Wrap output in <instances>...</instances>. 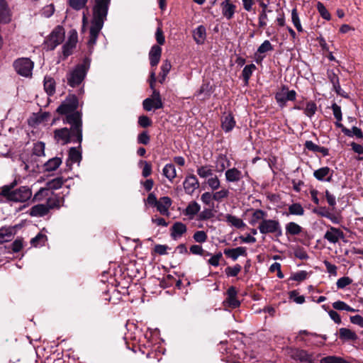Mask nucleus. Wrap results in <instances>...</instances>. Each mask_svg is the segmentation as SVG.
Returning <instances> with one entry per match:
<instances>
[{"label": "nucleus", "instance_id": "obj_1", "mask_svg": "<svg viewBox=\"0 0 363 363\" xmlns=\"http://www.w3.org/2000/svg\"><path fill=\"white\" fill-rule=\"evenodd\" d=\"M79 100L74 94H70L57 107V112L62 116H65L62 119L64 123L73 124L74 133L78 134L79 138H82V112L78 111Z\"/></svg>", "mask_w": 363, "mask_h": 363}, {"label": "nucleus", "instance_id": "obj_2", "mask_svg": "<svg viewBox=\"0 0 363 363\" xmlns=\"http://www.w3.org/2000/svg\"><path fill=\"white\" fill-rule=\"evenodd\" d=\"M111 0H95L92 8L93 16L89 30L88 45L93 48L106 20Z\"/></svg>", "mask_w": 363, "mask_h": 363}, {"label": "nucleus", "instance_id": "obj_3", "mask_svg": "<svg viewBox=\"0 0 363 363\" xmlns=\"http://www.w3.org/2000/svg\"><path fill=\"white\" fill-rule=\"evenodd\" d=\"M13 185L4 186L1 188V195L9 201L21 203L27 201L32 196V191L28 186H21L15 190H13Z\"/></svg>", "mask_w": 363, "mask_h": 363}, {"label": "nucleus", "instance_id": "obj_4", "mask_svg": "<svg viewBox=\"0 0 363 363\" xmlns=\"http://www.w3.org/2000/svg\"><path fill=\"white\" fill-rule=\"evenodd\" d=\"M89 66L90 60L86 57L82 63L77 65L67 74V84L72 87H75L80 84L84 80Z\"/></svg>", "mask_w": 363, "mask_h": 363}, {"label": "nucleus", "instance_id": "obj_5", "mask_svg": "<svg viewBox=\"0 0 363 363\" xmlns=\"http://www.w3.org/2000/svg\"><path fill=\"white\" fill-rule=\"evenodd\" d=\"M71 125L70 129L67 128H58L54 130V138L55 141L62 145H65L71 142L77 143L79 146H81V143L82 141V137L80 138L78 134L74 133V125L69 124Z\"/></svg>", "mask_w": 363, "mask_h": 363}, {"label": "nucleus", "instance_id": "obj_6", "mask_svg": "<svg viewBox=\"0 0 363 363\" xmlns=\"http://www.w3.org/2000/svg\"><path fill=\"white\" fill-rule=\"evenodd\" d=\"M258 230L262 234H274L277 237L282 235V229L278 220L264 219L259 223Z\"/></svg>", "mask_w": 363, "mask_h": 363}, {"label": "nucleus", "instance_id": "obj_7", "mask_svg": "<svg viewBox=\"0 0 363 363\" xmlns=\"http://www.w3.org/2000/svg\"><path fill=\"white\" fill-rule=\"evenodd\" d=\"M13 66L18 74L24 77H30L32 76L34 62L30 58H18L13 62Z\"/></svg>", "mask_w": 363, "mask_h": 363}, {"label": "nucleus", "instance_id": "obj_8", "mask_svg": "<svg viewBox=\"0 0 363 363\" xmlns=\"http://www.w3.org/2000/svg\"><path fill=\"white\" fill-rule=\"evenodd\" d=\"M65 39V30L64 28L58 26L50 34L45 44L49 50H54L57 45L61 44Z\"/></svg>", "mask_w": 363, "mask_h": 363}, {"label": "nucleus", "instance_id": "obj_9", "mask_svg": "<svg viewBox=\"0 0 363 363\" xmlns=\"http://www.w3.org/2000/svg\"><path fill=\"white\" fill-rule=\"evenodd\" d=\"M296 96V93L294 90L289 91L287 87L284 86L282 87L281 91L276 94L275 99L281 106H284L286 101H294Z\"/></svg>", "mask_w": 363, "mask_h": 363}, {"label": "nucleus", "instance_id": "obj_10", "mask_svg": "<svg viewBox=\"0 0 363 363\" xmlns=\"http://www.w3.org/2000/svg\"><path fill=\"white\" fill-rule=\"evenodd\" d=\"M290 357L295 360L301 362L313 363V357L312 354H309L306 350L301 349H291Z\"/></svg>", "mask_w": 363, "mask_h": 363}, {"label": "nucleus", "instance_id": "obj_11", "mask_svg": "<svg viewBox=\"0 0 363 363\" xmlns=\"http://www.w3.org/2000/svg\"><path fill=\"white\" fill-rule=\"evenodd\" d=\"M183 186L186 194L192 195L199 188V182L194 174H187L183 182Z\"/></svg>", "mask_w": 363, "mask_h": 363}, {"label": "nucleus", "instance_id": "obj_12", "mask_svg": "<svg viewBox=\"0 0 363 363\" xmlns=\"http://www.w3.org/2000/svg\"><path fill=\"white\" fill-rule=\"evenodd\" d=\"M344 236V233L340 229L333 226H329V228L325 232L323 238L330 243L335 244L340 239H343Z\"/></svg>", "mask_w": 363, "mask_h": 363}, {"label": "nucleus", "instance_id": "obj_13", "mask_svg": "<svg viewBox=\"0 0 363 363\" xmlns=\"http://www.w3.org/2000/svg\"><path fill=\"white\" fill-rule=\"evenodd\" d=\"M333 170L328 167H323L313 172V177L318 181L331 182Z\"/></svg>", "mask_w": 363, "mask_h": 363}, {"label": "nucleus", "instance_id": "obj_14", "mask_svg": "<svg viewBox=\"0 0 363 363\" xmlns=\"http://www.w3.org/2000/svg\"><path fill=\"white\" fill-rule=\"evenodd\" d=\"M224 303L231 308H236L240 306V302L237 298V291L234 286H230L227 291V298Z\"/></svg>", "mask_w": 363, "mask_h": 363}, {"label": "nucleus", "instance_id": "obj_15", "mask_svg": "<svg viewBox=\"0 0 363 363\" xmlns=\"http://www.w3.org/2000/svg\"><path fill=\"white\" fill-rule=\"evenodd\" d=\"M225 177L228 183H238L243 178L242 172L236 167L228 169L225 172Z\"/></svg>", "mask_w": 363, "mask_h": 363}, {"label": "nucleus", "instance_id": "obj_16", "mask_svg": "<svg viewBox=\"0 0 363 363\" xmlns=\"http://www.w3.org/2000/svg\"><path fill=\"white\" fill-rule=\"evenodd\" d=\"M224 255L232 259L233 261L238 259L240 256H247V249L245 247H238L236 248H225L223 250Z\"/></svg>", "mask_w": 363, "mask_h": 363}, {"label": "nucleus", "instance_id": "obj_17", "mask_svg": "<svg viewBox=\"0 0 363 363\" xmlns=\"http://www.w3.org/2000/svg\"><path fill=\"white\" fill-rule=\"evenodd\" d=\"M220 8L223 16L228 20L231 19L236 9V6L230 0H225L220 4Z\"/></svg>", "mask_w": 363, "mask_h": 363}, {"label": "nucleus", "instance_id": "obj_18", "mask_svg": "<svg viewBox=\"0 0 363 363\" xmlns=\"http://www.w3.org/2000/svg\"><path fill=\"white\" fill-rule=\"evenodd\" d=\"M77 42V35L76 33L71 35L68 40L62 46V53L65 57H67L72 55L73 50L76 47Z\"/></svg>", "mask_w": 363, "mask_h": 363}, {"label": "nucleus", "instance_id": "obj_19", "mask_svg": "<svg viewBox=\"0 0 363 363\" xmlns=\"http://www.w3.org/2000/svg\"><path fill=\"white\" fill-rule=\"evenodd\" d=\"M172 205V200L168 196H163L160 199L156 205L157 210L164 216H169V208Z\"/></svg>", "mask_w": 363, "mask_h": 363}, {"label": "nucleus", "instance_id": "obj_20", "mask_svg": "<svg viewBox=\"0 0 363 363\" xmlns=\"http://www.w3.org/2000/svg\"><path fill=\"white\" fill-rule=\"evenodd\" d=\"M187 230L186 225L182 222H176L172 226L171 231V237L174 240H177L180 238L182 235H184Z\"/></svg>", "mask_w": 363, "mask_h": 363}, {"label": "nucleus", "instance_id": "obj_21", "mask_svg": "<svg viewBox=\"0 0 363 363\" xmlns=\"http://www.w3.org/2000/svg\"><path fill=\"white\" fill-rule=\"evenodd\" d=\"M162 54V48L160 45H155L149 52L150 63L152 67H155L160 62Z\"/></svg>", "mask_w": 363, "mask_h": 363}, {"label": "nucleus", "instance_id": "obj_22", "mask_svg": "<svg viewBox=\"0 0 363 363\" xmlns=\"http://www.w3.org/2000/svg\"><path fill=\"white\" fill-rule=\"evenodd\" d=\"M11 21V13L6 0H0V23H7Z\"/></svg>", "mask_w": 363, "mask_h": 363}, {"label": "nucleus", "instance_id": "obj_23", "mask_svg": "<svg viewBox=\"0 0 363 363\" xmlns=\"http://www.w3.org/2000/svg\"><path fill=\"white\" fill-rule=\"evenodd\" d=\"M236 122L231 113L224 116L221 121V127L225 133L231 131L235 126Z\"/></svg>", "mask_w": 363, "mask_h": 363}, {"label": "nucleus", "instance_id": "obj_24", "mask_svg": "<svg viewBox=\"0 0 363 363\" xmlns=\"http://www.w3.org/2000/svg\"><path fill=\"white\" fill-rule=\"evenodd\" d=\"M49 208L45 204H37L30 208L29 214L33 217H42L48 214Z\"/></svg>", "mask_w": 363, "mask_h": 363}, {"label": "nucleus", "instance_id": "obj_25", "mask_svg": "<svg viewBox=\"0 0 363 363\" xmlns=\"http://www.w3.org/2000/svg\"><path fill=\"white\" fill-rule=\"evenodd\" d=\"M213 91V86L209 82H203L196 93L197 96H201L202 100L208 99Z\"/></svg>", "mask_w": 363, "mask_h": 363}, {"label": "nucleus", "instance_id": "obj_26", "mask_svg": "<svg viewBox=\"0 0 363 363\" xmlns=\"http://www.w3.org/2000/svg\"><path fill=\"white\" fill-rule=\"evenodd\" d=\"M14 235L13 227H2L0 228V244L12 240Z\"/></svg>", "mask_w": 363, "mask_h": 363}, {"label": "nucleus", "instance_id": "obj_27", "mask_svg": "<svg viewBox=\"0 0 363 363\" xmlns=\"http://www.w3.org/2000/svg\"><path fill=\"white\" fill-rule=\"evenodd\" d=\"M193 37L197 44H203L206 38V28L202 25L198 26L193 32Z\"/></svg>", "mask_w": 363, "mask_h": 363}, {"label": "nucleus", "instance_id": "obj_28", "mask_svg": "<svg viewBox=\"0 0 363 363\" xmlns=\"http://www.w3.org/2000/svg\"><path fill=\"white\" fill-rule=\"evenodd\" d=\"M67 180V179H64L62 177H55L46 182V187L48 191L59 189L63 186Z\"/></svg>", "mask_w": 363, "mask_h": 363}, {"label": "nucleus", "instance_id": "obj_29", "mask_svg": "<svg viewBox=\"0 0 363 363\" xmlns=\"http://www.w3.org/2000/svg\"><path fill=\"white\" fill-rule=\"evenodd\" d=\"M162 174L170 182H172L173 180L177 177V172L174 165L172 163L167 164L162 169Z\"/></svg>", "mask_w": 363, "mask_h": 363}, {"label": "nucleus", "instance_id": "obj_30", "mask_svg": "<svg viewBox=\"0 0 363 363\" xmlns=\"http://www.w3.org/2000/svg\"><path fill=\"white\" fill-rule=\"evenodd\" d=\"M230 166V162L227 156L223 154H220L216 160V167L218 172H223L226 168Z\"/></svg>", "mask_w": 363, "mask_h": 363}, {"label": "nucleus", "instance_id": "obj_31", "mask_svg": "<svg viewBox=\"0 0 363 363\" xmlns=\"http://www.w3.org/2000/svg\"><path fill=\"white\" fill-rule=\"evenodd\" d=\"M196 172L199 177L202 179H208L214 174L213 167L211 165L198 167Z\"/></svg>", "mask_w": 363, "mask_h": 363}, {"label": "nucleus", "instance_id": "obj_32", "mask_svg": "<svg viewBox=\"0 0 363 363\" xmlns=\"http://www.w3.org/2000/svg\"><path fill=\"white\" fill-rule=\"evenodd\" d=\"M267 213L261 209H256L254 211L251 218L249 220V223L251 225H255L257 223H260L265 219Z\"/></svg>", "mask_w": 363, "mask_h": 363}, {"label": "nucleus", "instance_id": "obj_33", "mask_svg": "<svg viewBox=\"0 0 363 363\" xmlns=\"http://www.w3.org/2000/svg\"><path fill=\"white\" fill-rule=\"evenodd\" d=\"M340 338L343 340H356L358 337L357 334L351 330L345 328H342L339 330Z\"/></svg>", "mask_w": 363, "mask_h": 363}, {"label": "nucleus", "instance_id": "obj_34", "mask_svg": "<svg viewBox=\"0 0 363 363\" xmlns=\"http://www.w3.org/2000/svg\"><path fill=\"white\" fill-rule=\"evenodd\" d=\"M225 221L230 225L234 226L236 228L240 229L245 227V223L243 220L235 216L230 214L225 215Z\"/></svg>", "mask_w": 363, "mask_h": 363}, {"label": "nucleus", "instance_id": "obj_35", "mask_svg": "<svg viewBox=\"0 0 363 363\" xmlns=\"http://www.w3.org/2000/svg\"><path fill=\"white\" fill-rule=\"evenodd\" d=\"M44 89L49 96H52L55 92V81L50 77L46 76L44 78Z\"/></svg>", "mask_w": 363, "mask_h": 363}, {"label": "nucleus", "instance_id": "obj_36", "mask_svg": "<svg viewBox=\"0 0 363 363\" xmlns=\"http://www.w3.org/2000/svg\"><path fill=\"white\" fill-rule=\"evenodd\" d=\"M200 205L196 201H191L189 203L184 211V215L193 218L200 211Z\"/></svg>", "mask_w": 363, "mask_h": 363}, {"label": "nucleus", "instance_id": "obj_37", "mask_svg": "<svg viewBox=\"0 0 363 363\" xmlns=\"http://www.w3.org/2000/svg\"><path fill=\"white\" fill-rule=\"evenodd\" d=\"M62 164L60 157H53L50 159L45 164V170L47 172H52L56 170Z\"/></svg>", "mask_w": 363, "mask_h": 363}, {"label": "nucleus", "instance_id": "obj_38", "mask_svg": "<svg viewBox=\"0 0 363 363\" xmlns=\"http://www.w3.org/2000/svg\"><path fill=\"white\" fill-rule=\"evenodd\" d=\"M286 234L290 235H298L302 231V228L295 222H289L286 225Z\"/></svg>", "mask_w": 363, "mask_h": 363}, {"label": "nucleus", "instance_id": "obj_39", "mask_svg": "<svg viewBox=\"0 0 363 363\" xmlns=\"http://www.w3.org/2000/svg\"><path fill=\"white\" fill-rule=\"evenodd\" d=\"M63 199L57 194H52V196L47 199L46 203L45 204L49 208V210L55 208H59L60 202Z\"/></svg>", "mask_w": 363, "mask_h": 363}, {"label": "nucleus", "instance_id": "obj_40", "mask_svg": "<svg viewBox=\"0 0 363 363\" xmlns=\"http://www.w3.org/2000/svg\"><path fill=\"white\" fill-rule=\"evenodd\" d=\"M47 240L46 235L39 233L35 237L30 240V245L35 247H41L45 244Z\"/></svg>", "mask_w": 363, "mask_h": 363}, {"label": "nucleus", "instance_id": "obj_41", "mask_svg": "<svg viewBox=\"0 0 363 363\" xmlns=\"http://www.w3.org/2000/svg\"><path fill=\"white\" fill-rule=\"evenodd\" d=\"M171 67L172 65L169 60H166L163 62L161 66V72L160 73V83L162 84L164 82L167 75L169 74L171 69Z\"/></svg>", "mask_w": 363, "mask_h": 363}, {"label": "nucleus", "instance_id": "obj_42", "mask_svg": "<svg viewBox=\"0 0 363 363\" xmlns=\"http://www.w3.org/2000/svg\"><path fill=\"white\" fill-rule=\"evenodd\" d=\"M82 160V155L76 147H71L69 151L68 160L67 164L70 161L72 163L79 162Z\"/></svg>", "mask_w": 363, "mask_h": 363}, {"label": "nucleus", "instance_id": "obj_43", "mask_svg": "<svg viewBox=\"0 0 363 363\" xmlns=\"http://www.w3.org/2000/svg\"><path fill=\"white\" fill-rule=\"evenodd\" d=\"M342 133L348 137L355 136L357 138H363V133L362 130L356 126H353L352 130H350L347 128H343Z\"/></svg>", "mask_w": 363, "mask_h": 363}, {"label": "nucleus", "instance_id": "obj_44", "mask_svg": "<svg viewBox=\"0 0 363 363\" xmlns=\"http://www.w3.org/2000/svg\"><path fill=\"white\" fill-rule=\"evenodd\" d=\"M213 201L217 202H222L225 199H227L230 194V191L227 189H221L219 191H214L213 192Z\"/></svg>", "mask_w": 363, "mask_h": 363}, {"label": "nucleus", "instance_id": "obj_45", "mask_svg": "<svg viewBox=\"0 0 363 363\" xmlns=\"http://www.w3.org/2000/svg\"><path fill=\"white\" fill-rule=\"evenodd\" d=\"M304 212V208L299 203H294L289 206V213L291 215L303 216Z\"/></svg>", "mask_w": 363, "mask_h": 363}, {"label": "nucleus", "instance_id": "obj_46", "mask_svg": "<svg viewBox=\"0 0 363 363\" xmlns=\"http://www.w3.org/2000/svg\"><path fill=\"white\" fill-rule=\"evenodd\" d=\"M256 69V66L254 64L246 65L242 69V75L245 84H248L249 79L252 74V72Z\"/></svg>", "mask_w": 363, "mask_h": 363}, {"label": "nucleus", "instance_id": "obj_47", "mask_svg": "<svg viewBox=\"0 0 363 363\" xmlns=\"http://www.w3.org/2000/svg\"><path fill=\"white\" fill-rule=\"evenodd\" d=\"M206 184L213 191L218 190L220 186V179L214 174L207 179Z\"/></svg>", "mask_w": 363, "mask_h": 363}, {"label": "nucleus", "instance_id": "obj_48", "mask_svg": "<svg viewBox=\"0 0 363 363\" xmlns=\"http://www.w3.org/2000/svg\"><path fill=\"white\" fill-rule=\"evenodd\" d=\"M327 77L333 84V89H337L338 91H340V82L338 76L333 71L328 70Z\"/></svg>", "mask_w": 363, "mask_h": 363}, {"label": "nucleus", "instance_id": "obj_49", "mask_svg": "<svg viewBox=\"0 0 363 363\" xmlns=\"http://www.w3.org/2000/svg\"><path fill=\"white\" fill-rule=\"evenodd\" d=\"M88 0H68L69 5L73 9L79 11L86 6Z\"/></svg>", "mask_w": 363, "mask_h": 363}, {"label": "nucleus", "instance_id": "obj_50", "mask_svg": "<svg viewBox=\"0 0 363 363\" xmlns=\"http://www.w3.org/2000/svg\"><path fill=\"white\" fill-rule=\"evenodd\" d=\"M156 100L152 98H147L143 102V108L147 111H150L152 109H160L162 107H156Z\"/></svg>", "mask_w": 363, "mask_h": 363}, {"label": "nucleus", "instance_id": "obj_51", "mask_svg": "<svg viewBox=\"0 0 363 363\" xmlns=\"http://www.w3.org/2000/svg\"><path fill=\"white\" fill-rule=\"evenodd\" d=\"M242 267L240 264H237L233 267H228L225 269V273L227 277H236L241 271Z\"/></svg>", "mask_w": 363, "mask_h": 363}, {"label": "nucleus", "instance_id": "obj_52", "mask_svg": "<svg viewBox=\"0 0 363 363\" xmlns=\"http://www.w3.org/2000/svg\"><path fill=\"white\" fill-rule=\"evenodd\" d=\"M291 21L297 30L298 32H302L303 28L301 24V21L296 9H294L291 11Z\"/></svg>", "mask_w": 363, "mask_h": 363}, {"label": "nucleus", "instance_id": "obj_53", "mask_svg": "<svg viewBox=\"0 0 363 363\" xmlns=\"http://www.w3.org/2000/svg\"><path fill=\"white\" fill-rule=\"evenodd\" d=\"M317 106L313 101L306 103V108H304V113L309 118H311L316 112Z\"/></svg>", "mask_w": 363, "mask_h": 363}, {"label": "nucleus", "instance_id": "obj_54", "mask_svg": "<svg viewBox=\"0 0 363 363\" xmlns=\"http://www.w3.org/2000/svg\"><path fill=\"white\" fill-rule=\"evenodd\" d=\"M193 238L196 242L203 243L207 240L208 235L205 231L198 230L194 233Z\"/></svg>", "mask_w": 363, "mask_h": 363}, {"label": "nucleus", "instance_id": "obj_55", "mask_svg": "<svg viewBox=\"0 0 363 363\" xmlns=\"http://www.w3.org/2000/svg\"><path fill=\"white\" fill-rule=\"evenodd\" d=\"M317 9L321 16V17L325 20L329 21L331 18V16L328 11L326 9L325 6L321 2H318L317 4Z\"/></svg>", "mask_w": 363, "mask_h": 363}, {"label": "nucleus", "instance_id": "obj_56", "mask_svg": "<svg viewBox=\"0 0 363 363\" xmlns=\"http://www.w3.org/2000/svg\"><path fill=\"white\" fill-rule=\"evenodd\" d=\"M272 50H273L272 45L268 40H266L259 46L257 52L259 54H262Z\"/></svg>", "mask_w": 363, "mask_h": 363}, {"label": "nucleus", "instance_id": "obj_57", "mask_svg": "<svg viewBox=\"0 0 363 363\" xmlns=\"http://www.w3.org/2000/svg\"><path fill=\"white\" fill-rule=\"evenodd\" d=\"M150 136L148 134L147 131H143L140 134H138L137 138V142L138 144H142L147 145L150 143Z\"/></svg>", "mask_w": 363, "mask_h": 363}, {"label": "nucleus", "instance_id": "obj_58", "mask_svg": "<svg viewBox=\"0 0 363 363\" xmlns=\"http://www.w3.org/2000/svg\"><path fill=\"white\" fill-rule=\"evenodd\" d=\"M48 189L45 186L44 188H40L35 194L33 196V199L35 201H41L44 199L46 196H48Z\"/></svg>", "mask_w": 363, "mask_h": 363}, {"label": "nucleus", "instance_id": "obj_59", "mask_svg": "<svg viewBox=\"0 0 363 363\" xmlns=\"http://www.w3.org/2000/svg\"><path fill=\"white\" fill-rule=\"evenodd\" d=\"M307 277H308V272L303 270V271H299V272H297L293 274L291 276L290 279L294 280V281H302L306 279Z\"/></svg>", "mask_w": 363, "mask_h": 363}, {"label": "nucleus", "instance_id": "obj_60", "mask_svg": "<svg viewBox=\"0 0 363 363\" xmlns=\"http://www.w3.org/2000/svg\"><path fill=\"white\" fill-rule=\"evenodd\" d=\"M268 11H261L258 17V26L259 28H264L267 26L268 21Z\"/></svg>", "mask_w": 363, "mask_h": 363}, {"label": "nucleus", "instance_id": "obj_61", "mask_svg": "<svg viewBox=\"0 0 363 363\" xmlns=\"http://www.w3.org/2000/svg\"><path fill=\"white\" fill-rule=\"evenodd\" d=\"M55 12V6L52 4L47 5L43 8L41 10V14L45 18H49Z\"/></svg>", "mask_w": 363, "mask_h": 363}, {"label": "nucleus", "instance_id": "obj_62", "mask_svg": "<svg viewBox=\"0 0 363 363\" xmlns=\"http://www.w3.org/2000/svg\"><path fill=\"white\" fill-rule=\"evenodd\" d=\"M138 125L142 128H147L150 125H152V121L151 119L147 117V116H140L138 118Z\"/></svg>", "mask_w": 363, "mask_h": 363}, {"label": "nucleus", "instance_id": "obj_63", "mask_svg": "<svg viewBox=\"0 0 363 363\" xmlns=\"http://www.w3.org/2000/svg\"><path fill=\"white\" fill-rule=\"evenodd\" d=\"M352 280L348 277H343L337 279L336 284L338 289H344L352 283Z\"/></svg>", "mask_w": 363, "mask_h": 363}, {"label": "nucleus", "instance_id": "obj_64", "mask_svg": "<svg viewBox=\"0 0 363 363\" xmlns=\"http://www.w3.org/2000/svg\"><path fill=\"white\" fill-rule=\"evenodd\" d=\"M289 297L298 304H302L305 302V297L303 296H298V293L296 290L291 291L289 293Z\"/></svg>", "mask_w": 363, "mask_h": 363}]
</instances>
